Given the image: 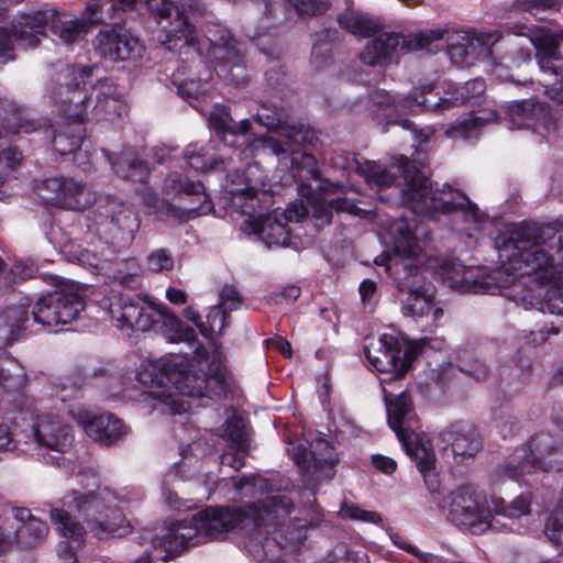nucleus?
I'll use <instances>...</instances> for the list:
<instances>
[{"label": "nucleus", "instance_id": "nucleus-1", "mask_svg": "<svg viewBox=\"0 0 563 563\" xmlns=\"http://www.w3.org/2000/svg\"><path fill=\"white\" fill-rule=\"evenodd\" d=\"M344 164L333 158V165L344 169H355L366 181L376 189L390 187L397 179V174L404 178V187L399 190L400 197L396 203H401L413 214H426L432 218L439 214L456 217L467 206L470 198L459 189L444 184L441 188L431 189L430 179L423 172L400 156L396 159L391 169H387L376 162H360L354 156L346 157Z\"/></svg>", "mask_w": 563, "mask_h": 563}, {"label": "nucleus", "instance_id": "nucleus-2", "mask_svg": "<svg viewBox=\"0 0 563 563\" xmlns=\"http://www.w3.org/2000/svg\"><path fill=\"white\" fill-rule=\"evenodd\" d=\"M506 257L505 271L512 282L528 277L523 284L543 286L563 272V220L551 223H526L510 232L500 247Z\"/></svg>", "mask_w": 563, "mask_h": 563}, {"label": "nucleus", "instance_id": "nucleus-3", "mask_svg": "<svg viewBox=\"0 0 563 563\" xmlns=\"http://www.w3.org/2000/svg\"><path fill=\"white\" fill-rule=\"evenodd\" d=\"M444 37L451 62L459 67H470L479 56H492L493 46L504 37V32L500 30L450 31L438 27L418 32L408 38L395 32H384L366 44L360 58L368 66L384 65L393 58L399 46L407 53L426 48Z\"/></svg>", "mask_w": 563, "mask_h": 563}, {"label": "nucleus", "instance_id": "nucleus-4", "mask_svg": "<svg viewBox=\"0 0 563 563\" xmlns=\"http://www.w3.org/2000/svg\"><path fill=\"white\" fill-rule=\"evenodd\" d=\"M227 191L231 196L232 203L241 213L250 216L242 223V230L249 234H256L268 247L288 246L290 244L289 222L299 221L306 214V209L300 206H290L286 210L275 209L265 216L252 219L258 206L257 190L242 170H235L228 175Z\"/></svg>", "mask_w": 563, "mask_h": 563}, {"label": "nucleus", "instance_id": "nucleus-5", "mask_svg": "<svg viewBox=\"0 0 563 563\" xmlns=\"http://www.w3.org/2000/svg\"><path fill=\"white\" fill-rule=\"evenodd\" d=\"M46 27L66 45L81 42L89 32L85 21L65 12L49 9L25 13L10 31L0 29V58H13V42L22 48L36 47Z\"/></svg>", "mask_w": 563, "mask_h": 563}, {"label": "nucleus", "instance_id": "nucleus-6", "mask_svg": "<svg viewBox=\"0 0 563 563\" xmlns=\"http://www.w3.org/2000/svg\"><path fill=\"white\" fill-rule=\"evenodd\" d=\"M292 509L294 503L288 496L274 494L243 507L209 506L197 514V519L206 541L219 540L242 523L252 526L253 530L269 520L285 517Z\"/></svg>", "mask_w": 563, "mask_h": 563}, {"label": "nucleus", "instance_id": "nucleus-7", "mask_svg": "<svg viewBox=\"0 0 563 563\" xmlns=\"http://www.w3.org/2000/svg\"><path fill=\"white\" fill-rule=\"evenodd\" d=\"M384 397L388 426L396 433L406 453L416 461L428 490L431 494L438 493L440 481L434 473L435 456L429 441L417 432L419 420L410 397L406 391H401L391 399V394L386 389Z\"/></svg>", "mask_w": 563, "mask_h": 563}, {"label": "nucleus", "instance_id": "nucleus-8", "mask_svg": "<svg viewBox=\"0 0 563 563\" xmlns=\"http://www.w3.org/2000/svg\"><path fill=\"white\" fill-rule=\"evenodd\" d=\"M159 369L180 395L188 397L221 399L231 390L233 384L220 354L212 356L203 376L189 371L188 360L176 354L162 357Z\"/></svg>", "mask_w": 563, "mask_h": 563}, {"label": "nucleus", "instance_id": "nucleus-9", "mask_svg": "<svg viewBox=\"0 0 563 563\" xmlns=\"http://www.w3.org/2000/svg\"><path fill=\"white\" fill-rule=\"evenodd\" d=\"M254 120L276 132V135L256 139L253 143L255 148L269 151L280 162L289 161L292 167L307 168L309 173L314 172L313 155L301 152V143L306 140L302 126L289 122L286 109L282 107L271 109L263 106L262 110L254 115Z\"/></svg>", "mask_w": 563, "mask_h": 563}, {"label": "nucleus", "instance_id": "nucleus-10", "mask_svg": "<svg viewBox=\"0 0 563 563\" xmlns=\"http://www.w3.org/2000/svg\"><path fill=\"white\" fill-rule=\"evenodd\" d=\"M114 498V494L108 488L89 493L73 489L63 497L62 504L63 507L80 514L88 532L104 540L121 538L130 532V523L122 510L112 505Z\"/></svg>", "mask_w": 563, "mask_h": 563}, {"label": "nucleus", "instance_id": "nucleus-11", "mask_svg": "<svg viewBox=\"0 0 563 563\" xmlns=\"http://www.w3.org/2000/svg\"><path fill=\"white\" fill-rule=\"evenodd\" d=\"M531 471H563V440L549 432H538L529 439L526 448L515 452L505 466L511 479Z\"/></svg>", "mask_w": 563, "mask_h": 563}, {"label": "nucleus", "instance_id": "nucleus-12", "mask_svg": "<svg viewBox=\"0 0 563 563\" xmlns=\"http://www.w3.org/2000/svg\"><path fill=\"white\" fill-rule=\"evenodd\" d=\"M290 515L269 520L261 527H255L244 536L243 547L253 558L277 556L280 551H294L306 540V520L295 519L287 526L280 522Z\"/></svg>", "mask_w": 563, "mask_h": 563}, {"label": "nucleus", "instance_id": "nucleus-13", "mask_svg": "<svg viewBox=\"0 0 563 563\" xmlns=\"http://www.w3.org/2000/svg\"><path fill=\"white\" fill-rule=\"evenodd\" d=\"M27 305L8 307L0 312V386L10 393L20 391L26 384L24 368L15 361L4 355L2 347L22 336L30 321Z\"/></svg>", "mask_w": 563, "mask_h": 563}, {"label": "nucleus", "instance_id": "nucleus-14", "mask_svg": "<svg viewBox=\"0 0 563 563\" xmlns=\"http://www.w3.org/2000/svg\"><path fill=\"white\" fill-rule=\"evenodd\" d=\"M438 507L446 511V518L455 523L468 527L473 533H481L490 527V511L472 485H462L452 490Z\"/></svg>", "mask_w": 563, "mask_h": 563}, {"label": "nucleus", "instance_id": "nucleus-15", "mask_svg": "<svg viewBox=\"0 0 563 563\" xmlns=\"http://www.w3.org/2000/svg\"><path fill=\"white\" fill-rule=\"evenodd\" d=\"M148 11L159 19H170L175 14L174 21L169 22L166 29L165 41L163 42L167 49L179 51L188 54L190 51L198 54L196 47V29L189 22L186 10L194 8V0H145Z\"/></svg>", "mask_w": 563, "mask_h": 563}, {"label": "nucleus", "instance_id": "nucleus-16", "mask_svg": "<svg viewBox=\"0 0 563 563\" xmlns=\"http://www.w3.org/2000/svg\"><path fill=\"white\" fill-rule=\"evenodd\" d=\"M206 36L210 43V53L217 60V74L236 86L247 84L244 51L242 45L232 37L230 31L219 23H210L207 26Z\"/></svg>", "mask_w": 563, "mask_h": 563}, {"label": "nucleus", "instance_id": "nucleus-17", "mask_svg": "<svg viewBox=\"0 0 563 563\" xmlns=\"http://www.w3.org/2000/svg\"><path fill=\"white\" fill-rule=\"evenodd\" d=\"M369 365L378 373L390 375L389 380L402 379L416 355L412 346L404 345L394 334L384 333L364 347Z\"/></svg>", "mask_w": 563, "mask_h": 563}, {"label": "nucleus", "instance_id": "nucleus-18", "mask_svg": "<svg viewBox=\"0 0 563 563\" xmlns=\"http://www.w3.org/2000/svg\"><path fill=\"white\" fill-rule=\"evenodd\" d=\"M36 190L45 203L65 210L80 211L96 200L88 185L73 177L46 178L36 186Z\"/></svg>", "mask_w": 563, "mask_h": 563}, {"label": "nucleus", "instance_id": "nucleus-19", "mask_svg": "<svg viewBox=\"0 0 563 563\" xmlns=\"http://www.w3.org/2000/svg\"><path fill=\"white\" fill-rule=\"evenodd\" d=\"M200 521L197 514L191 518L181 519L163 530L161 536L152 538L151 544L156 552L155 556L167 560L177 555L185 548L205 542Z\"/></svg>", "mask_w": 563, "mask_h": 563}, {"label": "nucleus", "instance_id": "nucleus-20", "mask_svg": "<svg viewBox=\"0 0 563 563\" xmlns=\"http://www.w3.org/2000/svg\"><path fill=\"white\" fill-rule=\"evenodd\" d=\"M437 446L452 455L456 463H463L482 450L483 440L474 424L456 421L439 433Z\"/></svg>", "mask_w": 563, "mask_h": 563}, {"label": "nucleus", "instance_id": "nucleus-21", "mask_svg": "<svg viewBox=\"0 0 563 563\" xmlns=\"http://www.w3.org/2000/svg\"><path fill=\"white\" fill-rule=\"evenodd\" d=\"M95 52L110 62L136 60L144 54V46L137 37L122 29L100 30L93 42Z\"/></svg>", "mask_w": 563, "mask_h": 563}, {"label": "nucleus", "instance_id": "nucleus-22", "mask_svg": "<svg viewBox=\"0 0 563 563\" xmlns=\"http://www.w3.org/2000/svg\"><path fill=\"white\" fill-rule=\"evenodd\" d=\"M32 434L40 450L57 454L51 455L49 460L44 457L45 462L51 464H54L60 454L69 450L74 441L71 428L51 413L36 418Z\"/></svg>", "mask_w": 563, "mask_h": 563}, {"label": "nucleus", "instance_id": "nucleus-23", "mask_svg": "<svg viewBox=\"0 0 563 563\" xmlns=\"http://www.w3.org/2000/svg\"><path fill=\"white\" fill-rule=\"evenodd\" d=\"M307 450L299 444L292 450V459L299 470L307 476L308 482H319L332 476L336 462L333 448L324 439L317 438Z\"/></svg>", "mask_w": 563, "mask_h": 563}, {"label": "nucleus", "instance_id": "nucleus-24", "mask_svg": "<svg viewBox=\"0 0 563 563\" xmlns=\"http://www.w3.org/2000/svg\"><path fill=\"white\" fill-rule=\"evenodd\" d=\"M401 266L402 275L399 276L397 288L408 295L402 305L404 314L413 318L428 316L432 309V299L428 294L426 278L417 266L408 264V260Z\"/></svg>", "mask_w": 563, "mask_h": 563}, {"label": "nucleus", "instance_id": "nucleus-25", "mask_svg": "<svg viewBox=\"0 0 563 563\" xmlns=\"http://www.w3.org/2000/svg\"><path fill=\"white\" fill-rule=\"evenodd\" d=\"M503 122L510 129L548 128L551 123L550 108L545 102L533 99L512 101L504 110Z\"/></svg>", "mask_w": 563, "mask_h": 563}, {"label": "nucleus", "instance_id": "nucleus-26", "mask_svg": "<svg viewBox=\"0 0 563 563\" xmlns=\"http://www.w3.org/2000/svg\"><path fill=\"white\" fill-rule=\"evenodd\" d=\"M112 320L120 329H132L135 331H148L154 324V316L129 296L113 297L108 306Z\"/></svg>", "mask_w": 563, "mask_h": 563}, {"label": "nucleus", "instance_id": "nucleus-27", "mask_svg": "<svg viewBox=\"0 0 563 563\" xmlns=\"http://www.w3.org/2000/svg\"><path fill=\"white\" fill-rule=\"evenodd\" d=\"M164 190L168 195H185L192 197L190 205L180 206V210L187 218H195L206 214L212 209L211 202L205 192V186L201 181H192L184 177L180 173H170L164 183Z\"/></svg>", "mask_w": 563, "mask_h": 563}, {"label": "nucleus", "instance_id": "nucleus-28", "mask_svg": "<svg viewBox=\"0 0 563 563\" xmlns=\"http://www.w3.org/2000/svg\"><path fill=\"white\" fill-rule=\"evenodd\" d=\"M75 418L90 438L107 446L119 441L128 432L122 420L112 413L96 416L87 410H79Z\"/></svg>", "mask_w": 563, "mask_h": 563}, {"label": "nucleus", "instance_id": "nucleus-29", "mask_svg": "<svg viewBox=\"0 0 563 563\" xmlns=\"http://www.w3.org/2000/svg\"><path fill=\"white\" fill-rule=\"evenodd\" d=\"M441 275L443 283L459 292L484 294L489 291L488 279L460 262H444L441 266Z\"/></svg>", "mask_w": 563, "mask_h": 563}, {"label": "nucleus", "instance_id": "nucleus-30", "mask_svg": "<svg viewBox=\"0 0 563 563\" xmlns=\"http://www.w3.org/2000/svg\"><path fill=\"white\" fill-rule=\"evenodd\" d=\"M102 153L113 172L122 179L145 183L148 178L150 168L144 161L137 157L134 148L125 146L120 153H111L107 150H102Z\"/></svg>", "mask_w": 563, "mask_h": 563}, {"label": "nucleus", "instance_id": "nucleus-31", "mask_svg": "<svg viewBox=\"0 0 563 563\" xmlns=\"http://www.w3.org/2000/svg\"><path fill=\"white\" fill-rule=\"evenodd\" d=\"M433 85H427L415 90L412 93L398 100V106L402 110L410 112L432 111L437 113H444L454 108V100L450 97H440L438 91H434Z\"/></svg>", "mask_w": 563, "mask_h": 563}, {"label": "nucleus", "instance_id": "nucleus-32", "mask_svg": "<svg viewBox=\"0 0 563 563\" xmlns=\"http://www.w3.org/2000/svg\"><path fill=\"white\" fill-rule=\"evenodd\" d=\"M11 512L13 518L20 522L18 527H14L15 543L21 548L31 549L44 541L48 532L45 521L33 517L27 508L14 507Z\"/></svg>", "mask_w": 563, "mask_h": 563}, {"label": "nucleus", "instance_id": "nucleus-33", "mask_svg": "<svg viewBox=\"0 0 563 563\" xmlns=\"http://www.w3.org/2000/svg\"><path fill=\"white\" fill-rule=\"evenodd\" d=\"M96 115H103L112 120L126 113V104L123 95L111 80H101L93 87Z\"/></svg>", "mask_w": 563, "mask_h": 563}, {"label": "nucleus", "instance_id": "nucleus-34", "mask_svg": "<svg viewBox=\"0 0 563 563\" xmlns=\"http://www.w3.org/2000/svg\"><path fill=\"white\" fill-rule=\"evenodd\" d=\"M99 214L102 217L101 223L108 227L112 233L121 232L128 238H132L137 228L136 219L133 212L117 199H107L106 203L99 206Z\"/></svg>", "mask_w": 563, "mask_h": 563}, {"label": "nucleus", "instance_id": "nucleus-35", "mask_svg": "<svg viewBox=\"0 0 563 563\" xmlns=\"http://www.w3.org/2000/svg\"><path fill=\"white\" fill-rule=\"evenodd\" d=\"M388 230L395 250L399 254L410 258L420 252L419 234L421 228L418 223L412 224L405 216H400L390 222Z\"/></svg>", "mask_w": 563, "mask_h": 563}, {"label": "nucleus", "instance_id": "nucleus-36", "mask_svg": "<svg viewBox=\"0 0 563 563\" xmlns=\"http://www.w3.org/2000/svg\"><path fill=\"white\" fill-rule=\"evenodd\" d=\"M544 286H549L543 295V299L536 296L525 295L520 298V305L525 309H538L541 312L563 316V272L556 275L553 280H549Z\"/></svg>", "mask_w": 563, "mask_h": 563}, {"label": "nucleus", "instance_id": "nucleus-37", "mask_svg": "<svg viewBox=\"0 0 563 563\" xmlns=\"http://www.w3.org/2000/svg\"><path fill=\"white\" fill-rule=\"evenodd\" d=\"M86 117V110L69 114V119L73 120L54 135L53 146L60 155L73 154L80 148L85 137L84 120Z\"/></svg>", "mask_w": 563, "mask_h": 563}, {"label": "nucleus", "instance_id": "nucleus-38", "mask_svg": "<svg viewBox=\"0 0 563 563\" xmlns=\"http://www.w3.org/2000/svg\"><path fill=\"white\" fill-rule=\"evenodd\" d=\"M54 300V307L64 324L76 320L85 308L82 297L78 292V287L74 285L65 286L51 292Z\"/></svg>", "mask_w": 563, "mask_h": 563}, {"label": "nucleus", "instance_id": "nucleus-39", "mask_svg": "<svg viewBox=\"0 0 563 563\" xmlns=\"http://www.w3.org/2000/svg\"><path fill=\"white\" fill-rule=\"evenodd\" d=\"M104 284L118 282L125 287H134L136 282V269L133 261H119L108 258L106 265L102 266L100 275Z\"/></svg>", "mask_w": 563, "mask_h": 563}, {"label": "nucleus", "instance_id": "nucleus-40", "mask_svg": "<svg viewBox=\"0 0 563 563\" xmlns=\"http://www.w3.org/2000/svg\"><path fill=\"white\" fill-rule=\"evenodd\" d=\"M492 120H495V121L500 120L497 112L479 111L477 113H471V115L468 118L460 121L455 125H452L448 130L446 133L449 136L454 137V139L462 137V139L468 140V139L477 137L483 124L485 122H488Z\"/></svg>", "mask_w": 563, "mask_h": 563}, {"label": "nucleus", "instance_id": "nucleus-41", "mask_svg": "<svg viewBox=\"0 0 563 563\" xmlns=\"http://www.w3.org/2000/svg\"><path fill=\"white\" fill-rule=\"evenodd\" d=\"M454 218L456 230L464 233L467 238H476L482 232L486 223V216L478 209L477 205L470 200Z\"/></svg>", "mask_w": 563, "mask_h": 563}, {"label": "nucleus", "instance_id": "nucleus-42", "mask_svg": "<svg viewBox=\"0 0 563 563\" xmlns=\"http://www.w3.org/2000/svg\"><path fill=\"white\" fill-rule=\"evenodd\" d=\"M104 251L110 253L109 249H103L102 252H97L89 247L79 244L68 245L67 254L70 260L76 261L84 267L91 269L95 275L100 276L102 266L106 265L109 257L106 256Z\"/></svg>", "mask_w": 563, "mask_h": 563}, {"label": "nucleus", "instance_id": "nucleus-43", "mask_svg": "<svg viewBox=\"0 0 563 563\" xmlns=\"http://www.w3.org/2000/svg\"><path fill=\"white\" fill-rule=\"evenodd\" d=\"M338 22L342 29L362 37H369L376 34L379 27L372 16L356 12L341 14L338 18Z\"/></svg>", "mask_w": 563, "mask_h": 563}, {"label": "nucleus", "instance_id": "nucleus-44", "mask_svg": "<svg viewBox=\"0 0 563 563\" xmlns=\"http://www.w3.org/2000/svg\"><path fill=\"white\" fill-rule=\"evenodd\" d=\"M339 40L335 29H325L314 35L311 49V64L316 68H322L328 64L332 55V45Z\"/></svg>", "mask_w": 563, "mask_h": 563}, {"label": "nucleus", "instance_id": "nucleus-45", "mask_svg": "<svg viewBox=\"0 0 563 563\" xmlns=\"http://www.w3.org/2000/svg\"><path fill=\"white\" fill-rule=\"evenodd\" d=\"M49 515L52 522L56 526V529L62 537L81 543L86 531L81 523L73 519L71 516L63 508L51 507Z\"/></svg>", "mask_w": 563, "mask_h": 563}, {"label": "nucleus", "instance_id": "nucleus-46", "mask_svg": "<svg viewBox=\"0 0 563 563\" xmlns=\"http://www.w3.org/2000/svg\"><path fill=\"white\" fill-rule=\"evenodd\" d=\"M563 44V31H553L548 26L537 25L531 45L537 54L561 55L560 46Z\"/></svg>", "mask_w": 563, "mask_h": 563}, {"label": "nucleus", "instance_id": "nucleus-47", "mask_svg": "<svg viewBox=\"0 0 563 563\" xmlns=\"http://www.w3.org/2000/svg\"><path fill=\"white\" fill-rule=\"evenodd\" d=\"M184 158L190 168L197 172H208L216 169L222 161H218L210 148L199 147L197 144H190L184 151Z\"/></svg>", "mask_w": 563, "mask_h": 563}, {"label": "nucleus", "instance_id": "nucleus-48", "mask_svg": "<svg viewBox=\"0 0 563 563\" xmlns=\"http://www.w3.org/2000/svg\"><path fill=\"white\" fill-rule=\"evenodd\" d=\"M233 489L238 497L255 498L262 496L271 488L267 479L256 475H245L242 477H232Z\"/></svg>", "mask_w": 563, "mask_h": 563}, {"label": "nucleus", "instance_id": "nucleus-49", "mask_svg": "<svg viewBox=\"0 0 563 563\" xmlns=\"http://www.w3.org/2000/svg\"><path fill=\"white\" fill-rule=\"evenodd\" d=\"M156 313L159 319L154 318V323H162L167 328L169 332L173 333V340H189L195 338V331L187 327L174 312H172L165 306H158L156 309Z\"/></svg>", "mask_w": 563, "mask_h": 563}, {"label": "nucleus", "instance_id": "nucleus-50", "mask_svg": "<svg viewBox=\"0 0 563 563\" xmlns=\"http://www.w3.org/2000/svg\"><path fill=\"white\" fill-rule=\"evenodd\" d=\"M32 314L33 321L41 324L42 327L52 328L64 324L58 314V311L56 310V307H54V300L52 299L51 292L42 296L36 301Z\"/></svg>", "mask_w": 563, "mask_h": 563}, {"label": "nucleus", "instance_id": "nucleus-51", "mask_svg": "<svg viewBox=\"0 0 563 563\" xmlns=\"http://www.w3.org/2000/svg\"><path fill=\"white\" fill-rule=\"evenodd\" d=\"M34 269L32 266L22 262H16L7 269V265L0 256V284L4 287H12L15 284L24 282L33 276Z\"/></svg>", "mask_w": 563, "mask_h": 563}, {"label": "nucleus", "instance_id": "nucleus-52", "mask_svg": "<svg viewBox=\"0 0 563 563\" xmlns=\"http://www.w3.org/2000/svg\"><path fill=\"white\" fill-rule=\"evenodd\" d=\"M225 437L230 442L231 449L245 453L249 450L247 434L244 420L241 417L233 416L225 422Z\"/></svg>", "mask_w": 563, "mask_h": 563}, {"label": "nucleus", "instance_id": "nucleus-53", "mask_svg": "<svg viewBox=\"0 0 563 563\" xmlns=\"http://www.w3.org/2000/svg\"><path fill=\"white\" fill-rule=\"evenodd\" d=\"M40 128V122L26 111H15L4 120V129L12 134L32 133Z\"/></svg>", "mask_w": 563, "mask_h": 563}, {"label": "nucleus", "instance_id": "nucleus-54", "mask_svg": "<svg viewBox=\"0 0 563 563\" xmlns=\"http://www.w3.org/2000/svg\"><path fill=\"white\" fill-rule=\"evenodd\" d=\"M485 89L486 84L484 79L475 78L473 80H468L462 86L455 87L450 98L451 100H454L455 108L478 98L482 93H484Z\"/></svg>", "mask_w": 563, "mask_h": 563}, {"label": "nucleus", "instance_id": "nucleus-55", "mask_svg": "<svg viewBox=\"0 0 563 563\" xmlns=\"http://www.w3.org/2000/svg\"><path fill=\"white\" fill-rule=\"evenodd\" d=\"M209 122L224 143L234 144L235 140L229 141L228 134L233 125V119L225 106L216 104L210 113Z\"/></svg>", "mask_w": 563, "mask_h": 563}, {"label": "nucleus", "instance_id": "nucleus-56", "mask_svg": "<svg viewBox=\"0 0 563 563\" xmlns=\"http://www.w3.org/2000/svg\"><path fill=\"white\" fill-rule=\"evenodd\" d=\"M494 509L497 515H501L509 518H519L530 511V501L519 496L510 503H506L504 499H497L494 501Z\"/></svg>", "mask_w": 563, "mask_h": 563}, {"label": "nucleus", "instance_id": "nucleus-57", "mask_svg": "<svg viewBox=\"0 0 563 563\" xmlns=\"http://www.w3.org/2000/svg\"><path fill=\"white\" fill-rule=\"evenodd\" d=\"M22 153L16 147H8L0 152V187L9 175L22 163Z\"/></svg>", "mask_w": 563, "mask_h": 563}, {"label": "nucleus", "instance_id": "nucleus-58", "mask_svg": "<svg viewBox=\"0 0 563 563\" xmlns=\"http://www.w3.org/2000/svg\"><path fill=\"white\" fill-rule=\"evenodd\" d=\"M545 536L556 545H563V501L559 504L548 518Z\"/></svg>", "mask_w": 563, "mask_h": 563}, {"label": "nucleus", "instance_id": "nucleus-59", "mask_svg": "<svg viewBox=\"0 0 563 563\" xmlns=\"http://www.w3.org/2000/svg\"><path fill=\"white\" fill-rule=\"evenodd\" d=\"M537 58L540 68L538 80L542 78L555 80L563 76L562 67L556 64L562 58V55L537 54Z\"/></svg>", "mask_w": 563, "mask_h": 563}, {"label": "nucleus", "instance_id": "nucleus-60", "mask_svg": "<svg viewBox=\"0 0 563 563\" xmlns=\"http://www.w3.org/2000/svg\"><path fill=\"white\" fill-rule=\"evenodd\" d=\"M174 257L168 250L157 249L147 256V267L153 273L172 271L174 267Z\"/></svg>", "mask_w": 563, "mask_h": 563}, {"label": "nucleus", "instance_id": "nucleus-61", "mask_svg": "<svg viewBox=\"0 0 563 563\" xmlns=\"http://www.w3.org/2000/svg\"><path fill=\"white\" fill-rule=\"evenodd\" d=\"M515 5L530 14L537 15L544 11H559L562 0H514Z\"/></svg>", "mask_w": 563, "mask_h": 563}, {"label": "nucleus", "instance_id": "nucleus-62", "mask_svg": "<svg viewBox=\"0 0 563 563\" xmlns=\"http://www.w3.org/2000/svg\"><path fill=\"white\" fill-rule=\"evenodd\" d=\"M341 512L344 517L352 520H360L375 525H379L383 521L380 514L362 509L361 507L353 504H344L341 508Z\"/></svg>", "mask_w": 563, "mask_h": 563}, {"label": "nucleus", "instance_id": "nucleus-63", "mask_svg": "<svg viewBox=\"0 0 563 563\" xmlns=\"http://www.w3.org/2000/svg\"><path fill=\"white\" fill-rule=\"evenodd\" d=\"M300 14L318 15L324 13L330 7V0H289Z\"/></svg>", "mask_w": 563, "mask_h": 563}, {"label": "nucleus", "instance_id": "nucleus-64", "mask_svg": "<svg viewBox=\"0 0 563 563\" xmlns=\"http://www.w3.org/2000/svg\"><path fill=\"white\" fill-rule=\"evenodd\" d=\"M539 85L544 88V93L554 102L563 104V76L555 80L539 79Z\"/></svg>", "mask_w": 563, "mask_h": 563}]
</instances>
